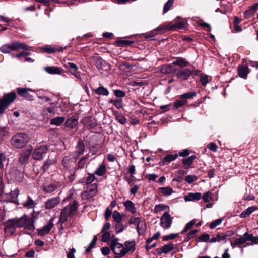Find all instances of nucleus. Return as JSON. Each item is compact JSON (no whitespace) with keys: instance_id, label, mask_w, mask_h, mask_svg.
I'll use <instances>...</instances> for the list:
<instances>
[{"instance_id":"4468645a","label":"nucleus","mask_w":258,"mask_h":258,"mask_svg":"<svg viewBox=\"0 0 258 258\" xmlns=\"http://www.w3.org/2000/svg\"><path fill=\"white\" fill-rule=\"evenodd\" d=\"M60 202V198L59 197L50 198L45 202V208L47 210L51 209L55 207Z\"/></svg>"},{"instance_id":"423d86ee","label":"nucleus","mask_w":258,"mask_h":258,"mask_svg":"<svg viewBox=\"0 0 258 258\" xmlns=\"http://www.w3.org/2000/svg\"><path fill=\"white\" fill-rule=\"evenodd\" d=\"M60 188V184L58 182L45 183L43 186V190L45 193L52 195L59 191Z\"/></svg>"},{"instance_id":"4be33fe9","label":"nucleus","mask_w":258,"mask_h":258,"mask_svg":"<svg viewBox=\"0 0 258 258\" xmlns=\"http://www.w3.org/2000/svg\"><path fill=\"white\" fill-rule=\"evenodd\" d=\"M78 206L79 204L76 201H74L72 204H70L67 207L64 208V209H68L67 211L69 212L70 215L73 216L76 213Z\"/></svg>"},{"instance_id":"ea45409f","label":"nucleus","mask_w":258,"mask_h":258,"mask_svg":"<svg viewBox=\"0 0 258 258\" xmlns=\"http://www.w3.org/2000/svg\"><path fill=\"white\" fill-rule=\"evenodd\" d=\"M197 95V93L195 91L189 92L183 94L180 96V99H183L186 100V99H189L193 98Z\"/></svg>"},{"instance_id":"3c124183","label":"nucleus","mask_w":258,"mask_h":258,"mask_svg":"<svg viewBox=\"0 0 258 258\" xmlns=\"http://www.w3.org/2000/svg\"><path fill=\"white\" fill-rule=\"evenodd\" d=\"M161 30H167V31L171 30L170 23L160 25L155 29V31H161Z\"/></svg>"},{"instance_id":"1a4fd4ad","label":"nucleus","mask_w":258,"mask_h":258,"mask_svg":"<svg viewBox=\"0 0 258 258\" xmlns=\"http://www.w3.org/2000/svg\"><path fill=\"white\" fill-rule=\"evenodd\" d=\"M16 229V220L13 219L9 220L5 227V232L7 235H12Z\"/></svg>"},{"instance_id":"72a5a7b5","label":"nucleus","mask_w":258,"mask_h":258,"mask_svg":"<svg viewBox=\"0 0 258 258\" xmlns=\"http://www.w3.org/2000/svg\"><path fill=\"white\" fill-rule=\"evenodd\" d=\"M68 209H64L62 210L60 217H59V222L61 223H64L66 221H67L68 219V217L69 216H71V215L69 213V212L67 211Z\"/></svg>"},{"instance_id":"ddd939ff","label":"nucleus","mask_w":258,"mask_h":258,"mask_svg":"<svg viewBox=\"0 0 258 258\" xmlns=\"http://www.w3.org/2000/svg\"><path fill=\"white\" fill-rule=\"evenodd\" d=\"M94 63L98 70L107 71L110 69V65L100 57L95 58Z\"/></svg>"},{"instance_id":"6e6d98bb","label":"nucleus","mask_w":258,"mask_h":258,"mask_svg":"<svg viewBox=\"0 0 258 258\" xmlns=\"http://www.w3.org/2000/svg\"><path fill=\"white\" fill-rule=\"evenodd\" d=\"M55 163V161L53 160H50L48 159L45 162L43 166V169L44 171H46L48 168L51 165Z\"/></svg>"},{"instance_id":"e2e57ef3","label":"nucleus","mask_w":258,"mask_h":258,"mask_svg":"<svg viewBox=\"0 0 258 258\" xmlns=\"http://www.w3.org/2000/svg\"><path fill=\"white\" fill-rule=\"evenodd\" d=\"M197 178L195 175H187L185 177V181L189 184L193 183L197 180Z\"/></svg>"},{"instance_id":"f704fd0d","label":"nucleus","mask_w":258,"mask_h":258,"mask_svg":"<svg viewBox=\"0 0 258 258\" xmlns=\"http://www.w3.org/2000/svg\"><path fill=\"white\" fill-rule=\"evenodd\" d=\"M188 62L186 61L183 58L177 57L176 60L172 63L173 65L178 66L180 67H184L188 64Z\"/></svg>"},{"instance_id":"aec40b11","label":"nucleus","mask_w":258,"mask_h":258,"mask_svg":"<svg viewBox=\"0 0 258 258\" xmlns=\"http://www.w3.org/2000/svg\"><path fill=\"white\" fill-rule=\"evenodd\" d=\"M186 24L185 21L183 20L174 24L170 22V30L174 31L177 29H182L185 27Z\"/></svg>"},{"instance_id":"c756f323","label":"nucleus","mask_w":258,"mask_h":258,"mask_svg":"<svg viewBox=\"0 0 258 258\" xmlns=\"http://www.w3.org/2000/svg\"><path fill=\"white\" fill-rule=\"evenodd\" d=\"M245 243V239L242 236H240L239 237L236 238L233 241L230 242L231 246L233 248Z\"/></svg>"},{"instance_id":"5701e85b","label":"nucleus","mask_w":258,"mask_h":258,"mask_svg":"<svg viewBox=\"0 0 258 258\" xmlns=\"http://www.w3.org/2000/svg\"><path fill=\"white\" fill-rule=\"evenodd\" d=\"M146 229V225L144 220L141 218L140 220L137 224V230L140 235L143 234Z\"/></svg>"},{"instance_id":"a18cd8bd","label":"nucleus","mask_w":258,"mask_h":258,"mask_svg":"<svg viewBox=\"0 0 258 258\" xmlns=\"http://www.w3.org/2000/svg\"><path fill=\"white\" fill-rule=\"evenodd\" d=\"M196 222V219H195L189 222L188 223H187L181 233L182 234H184L185 232H186L188 230H189L192 227L193 225L195 224Z\"/></svg>"},{"instance_id":"58836bf2","label":"nucleus","mask_w":258,"mask_h":258,"mask_svg":"<svg viewBox=\"0 0 258 258\" xmlns=\"http://www.w3.org/2000/svg\"><path fill=\"white\" fill-rule=\"evenodd\" d=\"M89 155H87L85 157L80 159L78 163V168H83L88 163V158Z\"/></svg>"},{"instance_id":"bb28decb","label":"nucleus","mask_w":258,"mask_h":258,"mask_svg":"<svg viewBox=\"0 0 258 258\" xmlns=\"http://www.w3.org/2000/svg\"><path fill=\"white\" fill-rule=\"evenodd\" d=\"M94 92L98 95L102 96H108L109 93L107 89L102 86L95 89Z\"/></svg>"},{"instance_id":"7c9ffc66","label":"nucleus","mask_w":258,"mask_h":258,"mask_svg":"<svg viewBox=\"0 0 258 258\" xmlns=\"http://www.w3.org/2000/svg\"><path fill=\"white\" fill-rule=\"evenodd\" d=\"M201 194L199 192L196 193H190L187 196L185 197V200L187 201H194V200H199L201 198Z\"/></svg>"},{"instance_id":"393cba45","label":"nucleus","mask_w":258,"mask_h":258,"mask_svg":"<svg viewBox=\"0 0 258 258\" xmlns=\"http://www.w3.org/2000/svg\"><path fill=\"white\" fill-rule=\"evenodd\" d=\"M76 152L77 154L78 157L82 155L84 152L85 150V145L82 141L80 140L76 146Z\"/></svg>"},{"instance_id":"dca6fc26","label":"nucleus","mask_w":258,"mask_h":258,"mask_svg":"<svg viewBox=\"0 0 258 258\" xmlns=\"http://www.w3.org/2000/svg\"><path fill=\"white\" fill-rule=\"evenodd\" d=\"M16 50V42H13L11 44H4L0 47V50L2 53H8L12 51Z\"/></svg>"},{"instance_id":"2f4dec72","label":"nucleus","mask_w":258,"mask_h":258,"mask_svg":"<svg viewBox=\"0 0 258 258\" xmlns=\"http://www.w3.org/2000/svg\"><path fill=\"white\" fill-rule=\"evenodd\" d=\"M65 120V118L63 116H59L53 118L50 120V124L59 126L63 123Z\"/></svg>"},{"instance_id":"c85d7f7f","label":"nucleus","mask_w":258,"mask_h":258,"mask_svg":"<svg viewBox=\"0 0 258 258\" xmlns=\"http://www.w3.org/2000/svg\"><path fill=\"white\" fill-rule=\"evenodd\" d=\"M106 172V165L104 164L100 165L94 172V174L101 176L104 175Z\"/></svg>"},{"instance_id":"0eeeda50","label":"nucleus","mask_w":258,"mask_h":258,"mask_svg":"<svg viewBox=\"0 0 258 258\" xmlns=\"http://www.w3.org/2000/svg\"><path fill=\"white\" fill-rule=\"evenodd\" d=\"M97 192V185L96 183L92 184L87 186L85 191L82 193V198L84 199H89L95 196Z\"/></svg>"},{"instance_id":"338daca9","label":"nucleus","mask_w":258,"mask_h":258,"mask_svg":"<svg viewBox=\"0 0 258 258\" xmlns=\"http://www.w3.org/2000/svg\"><path fill=\"white\" fill-rule=\"evenodd\" d=\"M95 179L94 174H88V176L86 178V183L89 184L92 182Z\"/></svg>"},{"instance_id":"f8f14e48","label":"nucleus","mask_w":258,"mask_h":258,"mask_svg":"<svg viewBox=\"0 0 258 258\" xmlns=\"http://www.w3.org/2000/svg\"><path fill=\"white\" fill-rule=\"evenodd\" d=\"M32 150V147L31 146H27L26 149L23 150L20 153L19 159V162L22 164L26 163L29 158Z\"/></svg>"},{"instance_id":"49530a36","label":"nucleus","mask_w":258,"mask_h":258,"mask_svg":"<svg viewBox=\"0 0 258 258\" xmlns=\"http://www.w3.org/2000/svg\"><path fill=\"white\" fill-rule=\"evenodd\" d=\"M174 3V0H168V1L165 4L163 8V14L167 13L173 6Z\"/></svg>"},{"instance_id":"473e14b6","label":"nucleus","mask_w":258,"mask_h":258,"mask_svg":"<svg viewBox=\"0 0 258 258\" xmlns=\"http://www.w3.org/2000/svg\"><path fill=\"white\" fill-rule=\"evenodd\" d=\"M169 207L168 205H165L164 204H159L155 206L154 211L155 213H158L166 209L169 210Z\"/></svg>"},{"instance_id":"bf43d9fd","label":"nucleus","mask_w":258,"mask_h":258,"mask_svg":"<svg viewBox=\"0 0 258 258\" xmlns=\"http://www.w3.org/2000/svg\"><path fill=\"white\" fill-rule=\"evenodd\" d=\"M116 119L121 124H125L126 123V119L121 114L116 116Z\"/></svg>"},{"instance_id":"79ce46f5","label":"nucleus","mask_w":258,"mask_h":258,"mask_svg":"<svg viewBox=\"0 0 258 258\" xmlns=\"http://www.w3.org/2000/svg\"><path fill=\"white\" fill-rule=\"evenodd\" d=\"M48 113H49V115L47 116V118H49L53 116L55 114L54 108L53 107H51L45 108L43 111V115H47Z\"/></svg>"},{"instance_id":"f03ea898","label":"nucleus","mask_w":258,"mask_h":258,"mask_svg":"<svg viewBox=\"0 0 258 258\" xmlns=\"http://www.w3.org/2000/svg\"><path fill=\"white\" fill-rule=\"evenodd\" d=\"M36 217L33 214H31V217H27L24 214L19 219H17V227H22L24 229L33 231L35 230L34 222Z\"/></svg>"},{"instance_id":"9d476101","label":"nucleus","mask_w":258,"mask_h":258,"mask_svg":"<svg viewBox=\"0 0 258 258\" xmlns=\"http://www.w3.org/2000/svg\"><path fill=\"white\" fill-rule=\"evenodd\" d=\"M54 218H52L50 219L46 225L41 228L37 229V231L38 235L43 236L48 234L53 226Z\"/></svg>"},{"instance_id":"a19ab883","label":"nucleus","mask_w":258,"mask_h":258,"mask_svg":"<svg viewBox=\"0 0 258 258\" xmlns=\"http://www.w3.org/2000/svg\"><path fill=\"white\" fill-rule=\"evenodd\" d=\"M110 103H112L117 109L122 108L123 107V101L121 99L116 100H111L109 101Z\"/></svg>"},{"instance_id":"c03bdc74","label":"nucleus","mask_w":258,"mask_h":258,"mask_svg":"<svg viewBox=\"0 0 258 258\" xmlns=\"http://www.w3.org/2000/svg\"><path fill=\"white\" fill-rule=\"evenodd\" d=\"M178 157V154H167L164 158V161L165 163H170L172 161L175 160Z\"/></svg>"},{"instance_id":"69168bd1","label":"nucleus","mask_w":258,"mask_h":258,"mask_svg":"<svg viewBox=\"0 0 258 258\" xmlns=\"http://www.w3.org/2000/svg\"><path fill=\"white\" fill-rule=\"evenodd\" d=\"M254 244H258V236H252L251 243H247L244 247H246L247 246L253 245Z\"/></svg>"},{"instance_id":"774afa93","label":"nucleus","mask_w":258,"mask_h":258,"mask_svg":"<svg viewBox=\"0 0 258 258\" xmlns=\"http://www.w3.org/2000/svg\"><path fill=\"white\" fill-rule=\"evenodd\" d=\"M199 239L203 242H208L210 240V236L209 234L204 233L199 237Z\"/></svg>"},{"instance_id":"37998d69","label":"nucleus","mask_w":258,"mask_h":258,"mask_svg":"<svg viewBox=\"0 0 258 258\" xmlns=\"http://www.w3.org/2000/svg\"><path fill=\"white\" fill-rule=\"evenodd\" d=\"M71 162L72 160L71 158L68 156H65L62 161V164L66 169H69L71 167Z\"/></svg>"},{"instance_id":"4d7b16f0","label":"nucleus","mask_w":258,"mask_h":258,"mask_svg":"<svg viewBox=\"0 0 258 258\" xmlns=\"http://www.w3.org/2000/svg\"><path fill=\"white\" fill-rule=\"evenodd\" d=\"M202 198L205 202H208L212 199V193L210 191H207L204 193L202 196Z\"/></svg>"},{"instance_id":"b1692460","label":"nucleus","mask_w":258,"mask_h":258,"mask_svg":"<svg viewBox=\"0 0 258 258\" xmlns=\"http://www.w3.org/2000/svg\"><path fill=\"white\" fill-rule=\"evenodd\" d=\"M174 248V245L172 243H170L167 244H165L163 245L160 250V251L159 252V254L160 255L162 253H164L165 254H168L169 252L172 251Z\"/></svg>"},{"instance_id":"c9c22d12","label":"nucleus","mask_w":258,"mask_h":258,"mask_svg":"<svg viewBox=\"0 0 258 258\" xmlns=\"http://www.w3.org/2000/svg\"><path fill=\"white\" fill-rule=\"evenodd\" d=\"M196 158L195 155H191L188 157L182 159V163L184 165L190 167L193 163L194 160Z\"/></svg>"},{"instance_id":"f3484780","label":"nucleus","mask_w":258,"mask_h":258,"mask_svg":"<svg viewBox=\"0 0 258 258\" xmlns=\"http://www.w3.org/2000/svg\"><path fill=\"white\" fill-rule=\"evenodd\" d=\"M21 204L25 208L31 209L33 208L37 205V203L30 196H28L26 200L22 202Z\"/></svg>"},{"instance_id":"39448f33","label":"nucleus","mask_w":258,"mask_h":258,"mask_svg":"<svg viewBox=\"0 0 258 258\" xmlns=\"http://www.w3.org/2000/svg\"><path fill=\"white\" fill-rule=\"evenodd\" d=\"M172 219L169 212H165L160 218V225L163 229H169L172 223Z\"/></svg>"},{"instance_id":"0e129e2a","label":"nucleus","mask_w":258,"mask_h":258,"mask_svg":"<svg viewBox=\"0 0 258 258\" xmlns=\"http://www.w3.org/2000/svg\"><path fill=\"white\" fill-rule=\"evenodd\" d=\"M135 166L133 164L130 165L127 171V173L130 174L131 178L134 177V175L135 174Z\"/></svg>"},{"instance_id":"a878e982","label":"nucleus","mask_w":258,"mask_h":258,"mask_svg":"<svg viewBox=\"0 0 258 258\" xmlns=\"http://www.w3.org/2000/svg\"><path fill=\"white\" fill-rule=\"evenodd\" d=\"M256 208L255 206H251L248 207L245 210H244L242 213L240 214V217L241 218H246L249 216L252 212L255 211Z\"/></svg>"},{"instance_id":"7ed1b4c3","label":"nucleus","mask_w":258,"mask_h":258,"mask_svg":"<svg viewBox=\"0 0 258 258\" xmlns=\"http://www.w3.org/2000/svg\"><path fill=\"white\" fill-rule=\"evenodd\" d=\"M16 97L14 92L5 94L3 98L0 99V115L2 114L8 106L14 102Z\"/></svg>"},{"instance_id":"6ab92c4d","label":"nucleus","mask_w":258,"mask_h":258,"mask_svg":"<svg viewBox=\"0 0 258 258\" xmlns=\"http://www.w3.org/2000/svg\"><path fill=\"white\" fill-rule=\"evenodd\" d=\"M44 70L50 74H60L62 73V69L56 66L46 67Z\"/></svg>"},{"instance_id":"de8ad7c7","label":"nucleus","mask_w":258,"mask_h":258,"mask_svg":"<svg viewBox=\"0 0 258 258\" xmlns=\"http://www.w3.org/2000/svg\"><path fill=\"white\" fill-rule=\"evenodd\" d=\"M160 72L164 74H170L171 72V66L169 65H163L160 67Z\"/></svg>"},{"instance_id":"4c0bfd02","label":"nucleus","mask_w":258,"mask_h":258,"mask_svg":"<svg viewBox=\"0 0 258 258\" xmlns=\"http://www.w3.org/2000/svg\"><path fill=\"white\" fill-rule=\"evenodd\" d=\"M159 190L164 196H168L172 195L173 192V190L170 187H163L159 188Z\"/></svg>"},{"instance_id":"6e6552de","label":"nucleus","mask_w":258,"mask_h":258,"mask_svg":"<svg viewBox=\"0 0 258 258\" xmlns=\"http://www.w3.org/2000/svg\"><path fill=\"white\" fill-rule=\"evenodd\" d=\"M47 150V148L46 146H41L34 150L32 153V157L33 159L36 160H41L45 156Z\"/></svg>"},{"instance_id":"8fccbe9b","label":"nucleus","mask_w":258,"mask_h":258,"mask_svg":"<svg viewBox=\"0 0 258 258\" xmlns=\"http://www.w3.org/2000/svg\"><path fill=\"white\" fill-rule=\"evenodd\" d=\"M97 241V236L95 235L94 236L92 241L90 243L89 245L88 246L87 248L86 249V250H85L86 253H89L92 250V249L94 247V246L96 244Z\"/></svg>"},{"instance_id":"680f3d73","label":"nucleus","mask_w":258,"mask_h":258,"mask_svg":"<svg viewBox=\"0 0 258 258\" xmlns=\"http://www.w3.org/2000/svg\"><path fill=\"white\" fill-rule=\"evenodd\" d=\"M156 34H157L155 33V31L154 30L151 31L149 32L143 34V35L145 38L149 39V38H153L155 36V35H156Z\"/></svg>"},{"instance_id":"13d9d810","label":"nucleus","mask_w":258,"mask_h":258,"mask_svg":"<svg viewBox=\"0 0 258 258\" xmlns=\"http://www.w3.org/2000/svg\"><path fill=\"white\" fill-rule=\"evenodd\" d=\"M102 233V241L104 242H108L111 237V234L110 232H104Z\"/></svg>"},{"instance_id":"864d4df0","label":"nucleus","mask_w":258,"mask_h":258,"mask_svg":"<svg viewBox=\"0 0 258 258\" xmlns=\"http://www.w3.org/2000/svg\"><path fill=\"white\" fill-rule=\"evenodd\" d=\"M43 49L45 51V52L47 53H53L57 51H59L56 48L51 46H46L43 47Z\"/></svg>"},{"instance_id":"052dcab7","label":"nucleus","mask_w":258,"mask_h":258,"mask_svg":"<svg viewBox=\"0 0 258 258\" xmlns=\"http://www.w3.org/2000/svg\"><path fill=\"white\" fill-rule=\"evenodd\" d=\"M114 93L117 98H123L125 96V93L121 90H114Z\"/></svg>"},{"instance_id":"a211bd4d","label":"nucleus","mask_w":258,"mask_h":258,"mask_svg":"<svg viewBox=\"0 0 258 258\" xmlns=\"http://www.w3.org/2000/svg\"><path fill=\"white\" fill-rule=\"evenodd\" d=\"M238 75L241 78H246L249 73V68L247 65H241L238 68Z\"/></svg>"},{"instance_id":"20e7f679","label":"nucleus","mask_w":258,"mask_h":258,"mask_svg":"<svg viewBox=\"0 0 258 258\" xmlns=\"http://www.w3.org/2000/svg\"><path fill=\"white\" fill-rule=\"evenodd\" d=\"M199 73V70L191 71L189 69L185 68L178 70L176 73V76L179 81H182L187 80L191 75H197Z\"/></svg>"},{"instance_id":"9b49d317","label":"nucleus","mask_w":258,"mask_h":258,"mask_svg":"<svg viewBox=\"0 0 258 258\" xmlns=\"http://www.w3.org/2000/svg\"><path fill=\"white\" fill-rule=\"evenodd\" d=\"M29 92H35L34 90L26 88H17V93L24 97L25 99L32 101L33 100V96L30 94Z\"/></svg>"},{"instance_id":"e433bc0d","label":"nucleus","mask_w":258,"mask_h":258,"mask_svg":"<svg viewBox=\"0 0 258 258\" xmlns=\"http://www.w3.org/2000/svg\"><path fill=\"white\" fill-rule=\"evenodd\" d=\"M216 238L218 242H226L227 240H229V236L225 233H219L216 235Z\"/></svg>"},{"instance_id":"412c9836","label":"nucleus","mask_w":258,"mask_h":258,"mask_svg":"<svg viewBox=\"0 0 258 258\" xmlns=\"http://www.w3.org/2000/svg\"><path fill=\"white\" fill-rule=\"evenodd\" d=\"M125 209L131 213L134 214L136 212V208L135 204L130 200H126L123 203Z\"/></svg>"},{"instance_id":"603ef678","label":"nucleus","mask_w":258,"mask_h":258,"mask_svg":"<svg viewBox=\"0 0 258 258\" xmlns=\"http://www.w3.org/2000/svg\"><path fill=\"white\" fill-rule=\"evenodd\" d=\"M187 103V101L186 100L181 99L180 100H176L174 103V106L175 108H178L185 105Z\"/></svg>"},{"instance_id":"f257e3e1","label":"nucleus","mask_w":258,"mask_h":258,"mask_svg":"<svg viewBox=\"0 0 258 258\" xmlns=\"http://www.w3.org/2000/svg\"><path fill=\"white\" fill-rule=\"evenodd\" d=\"M123 244H116L114 246L111 247L110 248L115 254V258H121L124 256L130 251H133L135 249V243L134 241H126Z\"/></svg>"},{"instance_id":"cd10ccee","label":"nucleus","mask_w":258,"mask_h":258,"mask_svg":"<svg viewBox=\"0 0 258 258\" xmlns=\"http://www.w3.org/2000/svg\"><path fill=\"white\" fill-rule=\"evenodd\" d=\"M78 123V119L74 116L68 119L66 122V125L67 127L71 128H74Z\"/></svg>"},{"instance_id":"2eb2a0df","label":"nucleus","mask_w":258,"mask_h":258,"mask_svg":"<svg viewBox=\"0 0 258 258\" xmlns=\"http://www.w3.org/2000/svg\"><path fill=\"white\" fill-rule=\"evenodd\" d=\"M28 136L24 133H17V148L23 147L27 143Z\"/></svg>"},{"instance_id":"5fc2aeb1","label":"nucleus","mask_w":258,"mask_h":258,"mask_svg":"<svg viewBox=\"0 0 258 258\" xmlns=\"http://www.w3.org/2000/svg\"><path fill=\"white\" fill-rule=\"evenodd\" d=\"M222 221L223 219L222 218H219L214 220L210 224V228L211 229L215 228L216 226L219 225L222 223Z\"/></svg>"},{"instance_id":"09e8293b","label":"nucleus","mask_w":258,"mask_h":258,"mask_svg":"<svg viewBox=\"0 0 258 258\" xmlns=\"http://www.w3.org/2000/svg\"><path fill=\"white\" fill-rule=\"evenodd\" d=\"M112 218L113 220L117 223H120L122 219L120 213L117 211H115L113 212L112 214Z\"/></svg>"}]
</instances>
